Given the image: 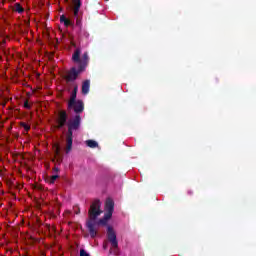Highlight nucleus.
<instances>
[{"instance_id": "1", "label": "nucleus", "mask_w": 256, "mask_h": 256, "mask_svg": "<svg viewBox=\"0 0 256 256\" xmlns=\"http://www.w3.org/2000/svg\"><path fill=\"white\" fill-rule=\"evenodd\" d=\"M73 63H77L78 67H72L64 79L66 83H73V81H77V78L81 73H85L88 65H89V54L85 52L81 57V48H77L72 54Z\"/></svg>"}, {"instance_id": "6", "label": "nucleus", "mask_w": 256, "mask_h": 256, "mask_svg": "<svg viewBox=\"0 0 256 256\" xmlns=\"http://www.w3.org/2000/svg\"><path fill=\"white\" fill-rule=\"evenodd\" d=\"M69 114H67V111L65 110H59L57 113V126L56 129H63L65 125L69 128Z\"/></svg>"}, {"instance_id": "20", "label": "nucleus", "mask_w": 256, "mask_h": 256, "mask_svg": "<svg viewBox=\"0 0 256 256\" xmlns=\"http://www.w3.org/2000/svg\"><path fill=\"white\" fill-rule=\"evenodd\" d=\"M80 256H90V255H89V253H87V251H85V249H81Z\"/></svg>"}, {"instance_id": "24", "label": "nucleus", "mask_w": 256, "mask_h": 256, "mask_svg": "<svg viewBox=\"0 0 256 256\" xmlns=\"http://www.w3.org/2000/svg\"><path fill=\"white\" fill-rule=\"evenodd\" d=\"M55 171H59V168H54Z\"/></svg>"}, {"instance_id": "12", "label": "nucleus", "mask_w": 256, "mask_h": 256, "mask_svg": "<svg viewBox=\"0 0 256 256\" xmlns=\"http://www.w3.org/2000/svg\"><path fill=\"white\" fill-rule=\"evenodd\" d=\"M78 36L81 38V39H89V32H87V30L83 29V28H80L79 29V32H78Z\"/></svg>"}, {"instance_id": "11", "label": "nucleus", "mask_w": 256, "mask_h": 256, "mask_svg": "<svg viewBox=\"0 0 256 256\" xmlns=\"http://www.w3.org/2000/svg\"><path fill=\"white\" fill-rule=\"evenodd\" d=\"M89 89H91V81L90 80H85L82 83V95H88L89 94Z\"/></svg>"}, {"instance_id": "19", "label": "nucleus", "mask_w": 256, "mask_h": 256, "mask_svg": "<svg viewBox=\"0 0 256 256\" xmlns=\"http://www.w3.org/2000/svg\"><path fill=\"white\" fill-rule=\"evenodd\" d=\"M71 25H73V22H71V20H69V19H66V21L64 22V26L71 27Z\"/></svg>"}, {"instance_id": "16", "label": "nucleus", "mask_w": 256, "mask_h": 256, "mask_svg": "<svg viewBox=\"0 0 256 256\" xmlns=\"http://www.w3.org/2000/svg\"><path fill=\"white\" fill-rule=\"evenodd\" d=\"M20 125H21V127H23V129H25V131H29L31 129V126H29L25 122H21Z\"/></svg>"}, {"instance_id": "13", "label": "nucleus", "mask_w": 256, "mask_h": 256, "mask_svg": "<svg viewBox=\"0 0 256 256\" xmlns=\"http://www.w3.org/2000/svg\"><path fill=\"white\" fill-rule=\"evenodd\" d=\"M13 11H15L16 13H20V14L25 13V8L23 6H21L20 3H15Z\"/></svg>"}, {"instance_id": "22", "label": "nucleus", "mask_w": 256, "mask_h": 256, "mask_svg": "<svg viewBox=\"0 0 256 256\" xmlns=\"http://www.w3.org/2000/svg\"><path fill=\"white\" fill-rule=\"evenodd\" d=\"M24 107H25V109H31V105H29V102H25L24 103Z\"/></svg>"}, {"instance_id": "5", "label": "nucleus", "mask_w": 256, "mask_h": 256, "mask_svg": "<svg viewBox=\"0 0 256 256\" xmlns=\"http://www.w3.org/2000/svg\"><path fill=\"white\" fill-rule=\"evenodd\" d=\"M67 109L68 111L73 110L76 114L75 117L79 116V118L81 119V113L85 111V103L83 102V100H74V103L71 105V107L69 106L68 102Z\"/></svg>"}, {"instance_id": "9", "label": "nucleus", "mask_w": 256, "mask_h": 256, "mask_svg": "<svg viewBox=\"0 0 256 256\" xmlns=\"http://www.w3.org/2000/svg\"><path fill=\"white\" fill-rule=\"evenodd\" d=\"M77 91H79V86L75 85L74 89L71 93L70 99H69V107H71L73 105V103H75V101H77Z\"/></svg>"}, {"instance_id": "15", "label": "nucleus", "mask_w": 256, "mask_h": 256, "mask_svg": "<svg viewBox=\"0 0 256 256\" xmlns=\"http://www.w3.org/2000/svg\"><path fill=\"white\" fill-rule=\"evenodd\" d=\"M54 154L56 156H59L61 154V146H59V144L54 145Z\"/></svg>"}, {"instance_id": "17", "label": "nucleus", "mask_w": 256, "mask_h": 256, "mask_svg": "<svg viewBox=\"0 0 256 256\" xmlns=\"http://www.w3.org/2000/svg\"><path fill=\"white\" fill-rule=\"evenodd\" d=\"M57 179H59V175H52L50 177V183L51 184L55 183V181H57Z\"/></svg>"}, {"instance_id": "14", "label": "nucleus", "mask_w": 256, "mask_h": 256, "mask_svg": "<svg viewBox=\"0 0 256 256\" xmlns=\"http://www.w3.org/2000/svg\"><path fill=\"white\" fill-rule=\"evenodd\" d=\"M86 145L90 147V149H95L96 147H99V144L95 140H87Z\"/></svg>"}, {"instance_id": "7", "label": "nucleus", "mask_w": 256, "mask_h": 256, "mask_svg": "<svg viewBox=\"0 0 256 256\" xmlns=\"http://www.w3.org/2000/svg\"><path fill=\"white\" fill-rule=\"evenodd\" d=\"M112 216H109L107 214H104V216L102 218H100L99 220H95V224H94V231H95V235L92 236V234H90L91 239H95V237H97L98 235V227L102 226V227H107V223H109V220L111 219Z\"/></svg>"}, {"instance_id": "8", "label": "nucleus", "mask_w": 256, "mask_h": 256, "mask_svg": "<svg viewBox=\"0 0 256 256\" xmlns=\"http://www.w3.org/2000/svg\"><path fill=\"white\" fill-rule=\"evenodd\" d=\"M105 214L110 217H113V211H115V202L112 199H107L105 203Z\"/></svg>"}, {"instance_id": "10", "label": "nucleus", "mask_w": 256, "mask_h": 256, "mask_svg": "<svg viewBox=\"0 0 256 256\" xmlns=\"http://www.w3.org/2000/svg\"><path fill=\"white\" fill-rule=\"evenodd\" d=\"M73 4V13L75 15V17H77V15H79V9H81V0H73L72 1Z\"/></svg>"}, {"instance_id": "23", "label": "nucleus", "mask_w": 256, "mask_h": 256, "mask_svg": "<svg viewBox=\"0 0 256 256\" xmlns=\"http://www.w3.org/2000/svg\"><path fill=\"white\" fill-rule=\"evenodd\" d=\"M188 195H193V192L191 190H189Z\"/></svg>"}, {"instance_id": "4", "label": "nucleus", "mask_w": 256, "mask_h": 256, "mask_svg": "<svg viewBox=\"0 0 256 256\" xmlns=\"http://www.w3.org/2000/svg\"><path fill=\"white\" fill-rule=\"evenodd\" d=\"M107 239L113 249V254L117 255V250L119 249V241L117 240V232L113 226H107Z\"/></svg>"}, {"instance_id": "3", "label": "nucleus", "mask_w": 256, "mask_h": 256, "mask_svg": "<svg viewBox=\"0 0 256 256\" xmlns=\"http://www.w3.org/2000/svg\"><path fill=\"white\" fill-rule=\"evenodd\" d=\"M81 128V118L74 116L68 120V131L66 134V153H69L73 149V131H79Z\"/></svg>"}, {"instance_id": "18", "label": "nucleus", "mask_w": 256, "mask_h": 256, "mask_svg": "<svg viewBox=\"0 0 256 256\" xmlns=\"http://www.w3.org/2000/svg\"><path fill=\"white\" fill-rule=\"evenodd\" d=\"M74 17H76V26L79 27V29H81V21L79 20V14L77 16L74 15Z\"/></svg>"}, {"instance_id": "2", "label": "nucleus", "mask_w": 256, "mask_h": 256, "mask_svg": "<svg viewBox=\"0 0 256 256\" xmlns=\"http://www.w3.org/2000/svg\"><path fill=\"white\" fill-rule=\"evenodd\" d=\"M103 213L101 210V200L95 199L88 210V219L86 220V228L89 235H95V220Z\"/></svg>"}, {"instance_id": "21", "label": "nucleus", "mask_w": 256, "mask_h": 256, "mask_svg": "<svg viewBox=\"0 0 256 256\" xmlns=\"http://www.w3.org/2000/svg\"><path fill=\"white\" fill-rule=\"evenodd\" d=\"M67 21V17L65 15L60 16V23H65Z\"/></svg>"}]
</instances>
